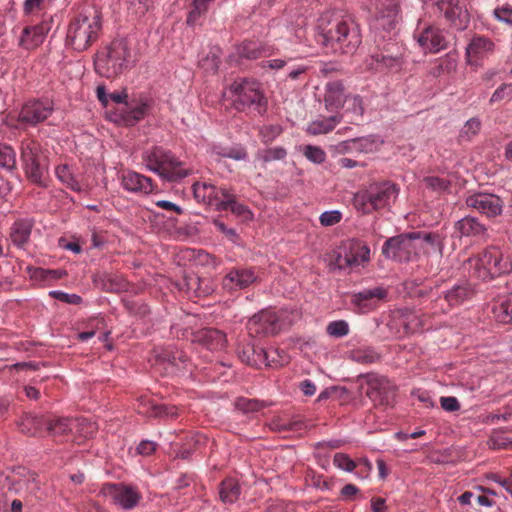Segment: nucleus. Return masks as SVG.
<instances>
[{"label":"nucleus","mask_w":512,"mask_h":512,"mask_svg":"<svg viewBox=\"0 0 512 512\" xmlns=\"http://www.w3.org/2000/svg\"><path fill=\"white\" fill-rule=\"evenodd\" d=\"M323 43L335 51L352 55L362 43L359 24L351 17L345 16L330 22L328 13L319 18Z\"/></svg>","instance_id":"1"},{"label":"nucleus","mask_w":512,"mask_h":512,"mask_svg":"<svg viewBox=\"0 0 512 512\" xmlns=\"http://www.w3.org/2000/svg\"><path fill=\"white\" fill-rule=\"evenodd\" d=\"M425 246L432 249L440 248V239L437 234L411 232L389 238L382 247V253L387 258L398 262H409L415 258Z\"/></svg>","instance_id":"2"},{"label":"nucleus","mask_w":512,"mask_h":512,"mask_svg":"<svg viewBox=\"0 0 512 512\" xmlns=\"http://www.w3.org/2000/svg\"><path fill=\"white\" fill-rule=\"evenodd\" d=\"M101 29L100 13L92 7L83 9L70 21L66 44L75 51H85L98 39Z\"/></svg>","instance_id":"3"},{"label":"nucleus","mask_w":512,"mask_h":512,"mask_svg":"<svg viewBox=\"0 0 512 512\" xmlns=\"http://www.w3.org/2000/svg\"><path fill=\"white\" fill-rule=\"evenodd\" d=\"M399 187L391 181L372 182L369 186L355 194L354 207L363 214L389 208L399 195Z\"/></svg>","instance_id":"4"},{"label":"nucleus","mask_w":512,"mask_h":512,"mask_svg":"<svg viewBox=\"0 0 512 512\" xmlns=\"http://www.w3.org/2000/svg\"><path fill=\"white\" fill-rule=\"evenodd\" d=\"M131 51L125 39H114L105 52L95 60L96 72L112 79L122 74L131 64Z\"/></svg>","instance_id":"5"},{"label":"nucleus","mask_w":512,"mask_h":512,"mask_svg":"<svg viewBox=\"0 0 512 512\" xmlns=\"http://www.w3.org/2000/svg\"><path fill=\"white\" fill-rule=\"evenodd\" d=\"M143 161L150 171L158 174L166 181H179L191 173V170L184 168L183 163L170 151L162 147L157 146L150 151H146L143 154Z\"/></svg>","instance_id":"6"},{"label":"nucleus","mask_w":512,"mask_h":512,"mask_svg":"<svg viewBox=\"0 0 512 512\" xmlns=\"http://www.w3.org/2000/svg\"><path fill=\"white\" fill-rule=\"evenodd\" d=\"M20 160L26 178L33 184L45 187V174L48 171V158L40 143L32 139L21 142Z\"/></svg>","instance_id":"7"},{"label":"nucleus","mask_w":512,"mask_h":512,"mask_svg":"<svg viewBox=\"0 0 512 512\" xmlns=\"http://www.w3.org/2000/svg\"><path fill=\"white\" fill-rule=\"evenodd\" d=\"M229 90L234 96L233 103L237 110L243 111L253 107L260 114L266 110L267 99L258 81L245 78L237 79L231 84Z\"/></svg>","instance_id":"8"},{"label":"nucleus","mask_w":512,"mask_h":512,"mask_svg":"<svg viewBox=\"0 0 512 512\" xmlns=\"http://www.w3.org/2000/svg\"><path fill=\"white\" fill-rule=\"evenodd\" d=\"M512 269V263L498 247H489L475 260V273L482 280L494 278Z\"/></svg>","instance_id":"9"},{"label":"nucleus","mask_w":512,"mask_h":512,"mask_svg":"<svg viewBox=\"0 0 512 512\" xmlns=\"http://www.w3.org/2000/svg\"><path fill=\"white\" fill-rule=\"evenodd\" d=\"M359 381L367 385L366 395L375 405L392 406L396 397V386L385 376L367 373L359 376Z\"/></svg>","instance_id":"10"},{"label":"nucleus","mask_w":512,"mask_h":512,"mask_svg":"<svg viewBox=\"0 0 512 512\" xmlns=\"http://www.w3.org/2000/svg\"><path fill=\"white\" fill-rule=\"evenodd\" d=\"M285 316L283 311L262 310L249 319L248 333L252 337L276 335L286 326Z\"/></svg>","instance_id":"11"},{"label":"nucleus","mask_w":512,"mask_h":512,"mask_svg":"<svg viewBox=\"0 0 512 512\" xmlns=\"http://www.w3.org/2000/svg\"><path fill=\"white\" fill-rule=\"evenodd\" d=\"M100 494L124 510L134 509L142 499V494L136 486L124 483H106L102 486Z\"/></svg>","instance_id":"12"},{"label":"nucleus","mask_w":512,"mask_h":512,"mask_svg":"<svg viewBox=\"0 0 512 512\" xmlns=\"http://www.w3.org/2000/svg\"><path fill=\"white\" fill-rule=\"evenodd\" d=\"M414 39L425 53H438L448 47L447 33L440 27L427 23H419Z\"/></svg>","instance_id":"13"},{"label":"nucleus","mask_w":512,"mask_h":512,"mask_svg":"<svg viewBox=\"0 0 512 512\" xmlns=\"http://www.w3.org/2000/svg\"><path fill=\"white\" fill-rule=\"evenodd\" d=\"M370 260V249L367 245L352 241L344 250V254H337L331 265L338 269H353Z\"/></svg>","instance_id":"14"},{"label":"nucleus","mask_w":512,"mask_h":512,"mask_svg":"<svg viewBox=\"0 0 512 512\" xmlns=\"http://www.w3.org/2000/svg\"><path fill=\"white\" fill-rule=\"evenodd\" d=\"M474 294L473 289L467 283L457 284L447 290L443 296L432 302L431 309L434 314L447 313L451 308L461 305Z\"/></svg>","instance_id":"15"},{"label":"nucleus","mask_w":512,"mask_h":512,"mask_svg":"<svg viewBox=\"0 0 512 512\" xmlns=\"http://www.w3.org/2000/svg\"><path fill=\"white\" fill-rule=\"evenodd\" d=\"M194 198L208 206L214 207L217 211H224V202L230 192L225 187H217L210 183H199L196 182L192 186Z\"/></svg>","instance_id":"16"},{"label":"nucleus","mask_w":512,"mask_h":512,"mask_svg":"<svg viewBox=\"0 0 512 512\" xmlns=\"http://www.w3.org/2000/svg\"><path fill=\"white\" fill-rule=\"evenodd\" d=\"M54 106L50 100H30L26 102L18 115V120L31 126L45 121L53 112Z\"/></svg>","instance_id":"17"},{"label":"nucleus","mask_w":512,"mask_h":512,"mask_svg":"<svg viewBox=\"0 0 512 512\" xmlns=\"http://www.w3.org/2000/svg\"><path fill=\"white\" fill-rule=\"evenodd\" d=\"M466 205L478 212L486 215L487 217H495L502 212V200L489 193H475L466 198Z\"/></svg>","instance_id":"18"},{"label":"nucleus","mask_w":512,"mask_h":512,"mask_svg":"<svg viewBox=\"0 0 512 512\" xmlns=\"http://www.w3.org/2000/svg\"><path fill=\"white\" fill-rule=\"evenodd\" d=\"M376 26L391 30L397 24L399 16V0H375Z\"/></svg>","instance_id":"19"},{"label":"nucleus","mask_w":512,"mask_h":512,"mask_svg":"<svg viewBox=\"0 0 512 512\" xmlns=\"http://www.w3.org/2000/svg\"><path fill=\"white\" fill-rule=\"evenodd\" d=\"M390 49L374 50L364 62L365 70L383 72L400 66V58L389 53Z\"/></svg>","instance_id":"20"},{"label":"nucleus","mask_w":512,"mask_h":512,"mask_svg":"<svg viewBox=\"0 0 512 512\" xmlns=\"http://www.w3.org/2000/svg\"><path fill=\"white\" fill-rule=\"evenodd\" d=\"M495 44L491 39L475 35L466 47V60L470 65H478L479 61L494 52Z\"/></svg>","instance_id":"21"},{"label":"nucleus","mask_w":512,"mask_h":512,"mask_svg":"<svg viewBox=\"0 0 512 512\" xmlns=\"http://www.w3.org/2000/svg\"><path fill=\"white\" fill-rule=\"evenodd\" d=\"M387 297L386 289L382 287H374L372 289H364L352 296L351 302L361 312H369L375 309L379 303Z\"/></svg>","instance_id":"22"},{"label":"nucleus","mask_w":512,"mask_h":512,"mask_svg":"<svg viewBox=\"0 0 512 512\" xmlns=\"http://www.w3.org/2000/svg\"><path fill=\"white\" fill-rule=\"evenodd\" d=\"M120 179L122 187L129 192L149 194L157 189L151 178L135 171H123Z\"/></svg>","instance_id":"23"},{"label":"nucleus","mask_w":512,"mask_h":512,"mask_svg":"<svg viewBox=\"0 0 512 512\" xmlns=\"http://www.w3.org/2000/svg\"><path fill=\"white\" fill-rule=\"evenodd\" d=\"M50 23L42 21L37 25L26 26L19 38V46L25 50H33L40 46L50 30Z\"/></svg>","instance_id":"24"},{"label":"nucleus","mask_w":512,"mask_h":512,"mask_svg":"<svg viewBox=\"0 0 512 512\" xmlns=\"http://www.w3.org/2000/svg\"><path fill=\"white\" fill-rule=\"evenodd\" d=\"M48 434L56 441H72L73 418L50 416L44 420Z\"/></svg>","instance_id":"25"},{"label":"nucleus","mask_w":512,"mask_h":512,"mask_svg":"<svg viewBox=\"0 0 512 512\" xmlns=\"http://www.w3.org/2000/svg\"><path fill=\"white\" fill-rule=\"evenodd\" d=\"M257 275L252 268L239 267L232 269L223 278L222 285L226 290L234 291L244 289L257 280Z\"/></svg>","instance_id":"26"},{"label":"nucleus","mask_w":512,"mask_h":512,"mask_svg":"<svg viewBox=\"0 0 512 512\" xmlns=\"http://www.w3.org/2000/svg\"><path fill=\"white\" fill-rule=\"evenodd\" d=\"M439 9L457 29H463L469 21L467 9L460 0H440Z\"/></svg>","instance_id":"27"},{"label":"nucleus","mask_w":512,"mask_h":512,"mask_svg":"<svg viewBox=\"0 0 512 512\" xmlns=\"http://www.w3.org/2000/svg\"><path fill=\"white\" fill-rule=\"evenodd\" d=\"M348 94L340 81L328 82L325 86L324 105L328 112L339 113L344 108Z\"/></svg>","instance_id":"28"},{"label":"nucleus","mask_w":512,"mask_h":512,"mask_svg":"<svg viewBox=\"0 0 512 512\" xmlns=\"http://www.w3.org/2000/svg\"><path fill=\"white\" fill-rule=\"evenodd\" d=\"M57 179L74 192H86L88 185L75 174L74 168L68 164H60L55 168Z\"/></svg>","instance_id":"29"},{"label":"nucleus","mask_w":512,"mask_h":512,"mask_svg":"<svg viewBox=\"0 0 512 512\" xmlns=\"http://www.w3.org/2000/svg\"><path fill=\"white\" fill-rule=\"evenodd\" d=\"M139 413L149 417L176 418L178 409L175 406L157 404L147 397H141L138 405Z\"/></svg>","instance_id":"30"},{"label":"nucleus","mask_w":512,"mask_h":512,"mask_svg":"<svg viewBox=\"0 0 512 512\" xmlns=\"http://www.w3.org/2000/svg\"><path fill=\"white\" fill-rule=\"evenodd\" d=\"M34 221L31 219H19L15 221L9 233V238L13 245L18 248H24L30 240Z\"/></svg>","instance_id":"31"},{"label":"nucleus","mask_w":512,"mask_h":512,"mask_svg":"<svg viewBox=\"0 0 512 512\" xmlns=\"http://www.w3.org/2000/svg\"><path fill=\"white\" fill-rule=\"evenodd\" d=\"M343 120L342 113H336L328 117H319L308 124L306 129L310 135L327 134Z\"/></svg>","instance_id":"32"},{"label":"nucleus","mask_w":512,"mask_h":512,"mask_svg":"<svg viewBox=\"0 0 512 512\" xmlns=\"http://www.w3.org/2000/svg\"><path fill=\"white\" fill-rule=\"evenodd\" d=\"M147 111L146 103H125L120 111V116L124 125L133 126L145 117Z\"/></svg>","instance_id":"33"},{"label":"nucleus","mask_w":512,"mask_h":512,"mask_svg":"<svg viewBox=\"0 0 512 512\" xmlns=\"http://www.w3.org/2000/svg\"><path fill=\"white\" fill-rule=\"evenodd\" d=\"M198 341L209 350H222L226 346V335L215 328H205L198 334Z\"/></svg>","instance_id":"34"},{"label":"nucleus","mask_w":512,"mask_h":512,"mask_svg":"<svg viewBox=\"0 0 512 512\" xmlns=\"http://www.w3.org/2000/svg\"><path fill=\"white\" fill-rule=\"evenodd\" d=\"M98 430L95 422L87 418H73L72 441L81 443L82 440L92 438Z\"/></svg>","instance_id":"35"},{"label":"nucleus","mask_w":512,"mask_h":512,"mask_svg":"<svg viewBox=\"0 0 512 512\" xmlns=\"http://www.w3.org/2000/svg\"><path fill=\"white\" fill-rule=\"evenodd\" d=\"M399 324L406 333H416L426 326V318L416 311L406 310L401 312Z\"/></svg>","instance_id":"36"},{"label":"nucleus","mask_w":512,"mask_h":512,"mask_svg":"<svg viewBox=\"0 0 512 512\" xmlns=\"http://www.w3.org/2000/svg\"><path fill=\"white\" fill-rule=\"evenodd\" d=\"M241 494V487L234 478L224 479L219 486V497L224 504L235 503Z\"/></svg>","instance_id":"37"},{"label":"nucleus","mask_w":512,"mask_h":512,"mask_svg":"<svg viewBox=\"0 0 512 512\" xmlns=\"http://www.w3.org/2000/svg\"><path fill=\"white\" fill-rule=\"evenodd\" d=\"M239 56L249 60H255L263 56H270L269 48L258 41H245L238 48Z\"/></svg>","instance_id":"38"},{"label":"nucleus","mask_w":512,"mask_h":512,"mask_svg":"<svg viewBox=\"0 0 512 512\" xmlns=\"http://www.w3.org/2000/svg\"><path fill=\"white\" fill-rule=\"evenodd\" d=\"M455 230L460 236H480L484 235L486 228L474 217H465L455 223Z\"/></svg>","instance_id":"39"},{"label":"nucleus","mask_w":512,"mask_h":512,"mask_svg":"<svg viewBox=\"0 0 512 512\" xmlns=\"http://www.w3.org/2000/svg\"><path fill=\"white\" fill-rule=\"evenodd\" d=\"M225 210H230L232 214H234L236 217L241 218L243 221H249L253 218L252 212L249 210V208L240 203L237 200V196L230 190L224 205Z\"/></svg>","instance_id":"40"},{"label":"nucleus","mask_w":512,"mask_h":512,"mask_svg":"<svg viewBox=\"0 0 512 512\" xmlns=\"http://www.w3.org/2000/svg\"><path fill=\"white\" fill-rule=\"evenodd\" d=\"M349 358L360 364H372L380 360V354L372 347H361L352 350Z\"/></svg>","instance_id":"41"},{"label":"nucleus","mask_w":512,"mask_h":512,"mask_svg":"<svg viewBox=\"0 0 512 512\" xmlns=\"http://www.w3.org/2000/svg\"><path fill=\"white\" fill-rule=\"evenodd\" d=\"M425 187L437 195L449 192L451 188V180L448 176H427L423 179Z\"/></svg>","instance_id":"42"},{"label":"nucleus","mask_w":512,"mask_h":512,"mask_svg":"<svg viewBox=\"0 0 512 512\" xmlns=\"http://www.w3.org/2000/svg\"><path fill=\"white\" fill-rule=\"evenodd\" d=\"M215 0H193L191 10L187 17V24L193 26L197 23L199 18L206 14L210 6Z\"/></svg>","instance_id":"43"},{"label":"nucleus","mask_w":512,"mask_h":512,"mask_svg":"<svg viewBox=\"0 0 512 512\" xmlns=\"http://www.w3.org/2000/svg\"><path fill=\"white\" fill-rule=\"evenodd\" d=\"M457 57L455 54L448 53L445 57L440 58L437 66L432 70V74L436 77L451 74L456 71Z\"/></svg>","instance_id":"44"},{"label":"nucleus","mask_w":512,"mask_h":512,"mask_svg":"<svg viewBox=\"0 0 512 512\" xmlns=\"http://www.w3.org/2000/svg\"><path fill=\"white\" fill-rule=\"evenodd\" d=\"M29 273L30 277L37 281L57 280L66 275V272L62 270L44 269L40 267L30 268Z\"/></svg>","instance_id":"45"},{"label":"nucleus","mask_w":512,"mask_h":512,"mask_svg":"<svg viewBox=\"0 0 512 512\" xmlns=\"http://www.w3.org/2000/svg\"><path fill=\"white\" fill-rule=\"evenodd\" d=\"M303 426L301 421L287 420L281 417L273 418L269 423V428L275 432H287L301 429Z\"/></svg>","instance_id":"46"},{"label":"nucleus","mask_w":512,"mask_h":512,"mask_svg":"<svg viewBox=\"0 0 512 512\" xmlns=\"http://www.w3.org/2000/svg\"><path fill=\"white\" fill-rule=\"evenodd\" d=\"M16 163L15 150L10 145L0 142V166L7 170H14Z\"/></svg>","instance_id":"47"},{"label":"nucleus","mask_w":512,"mask_h":512,"mask_svg":"<svg viewBox=\"0 0 512 512\" xmlns=\"http://www.w3.org/2000/svg\"><path fill=\"white\" fill-rule=\"evenodd\" d=\"M494 313L498 321L502 323L512 322V293L498 306L494 307Z\"/></svg>","instance_id":"48"},{"label":"nucleus","mask_w":512,"mask_h":512,"mask_svg":"<svg viewBox=\"0 0 512 512\" xmlns=\"http://www.w3.org/2000/svg\"><path fill=\"white\" fill-rule=\"evenodd\" d=\"M345 113L360 118L364 113L363 101L359 95L348 94L345 102Z\"/></svg>","instance_id":"49"},{"label":"nucleus","mask_w":512,"mask_h":512,"mask_svg":"<svg viewBox=\"0 0 512 512\" xmlns=\"http://www.w3.org/2000/svg\"><path fill=\"white\" fill-rule=\"evenodd\" d=\"M235 406L244 413L257 412L266 406L263 401L240 397L236 400Z\"/></svg>","instance_id":"50"},{"label":"nucleus","mask_w":512,"mask_h":512,"mask_svg":"<svg viewBox=\"0 0 512 512\" xmlns=\"http://www.w3.org/2000/svg\"><path fill=\"white\" fill-rule=\"evenodd\" d=\"M281 133L282 127L278 124L264 125L259 129V136L265 144L272 142Z\"/></svg>","instance_id":"51"},{"label":"nucleus","mask_w":512,"mask_h":512,"mask_svg":"<svg viewBox=\"0 0 512 512\" xmlns=\"http://www.w3.org/2000/svg\"><path fill=\"white\" fill-rule=\"evenodd\" d=\"M328 335L341 338L349 334V325L344 320L332 321L326 327Z\"/></svg>","instance_id":"52"},{"label":"nucleus","mask_w":512,"mask_h":512,"mask_svg":"<svg viewBox=\"0 0 512 512\" xmlns=\"http://www.w3.org/2000/svg\"><path fill=\"white\" fill-rule=\"evenodd\" d=\"M333 464L346 472H353L356 469V461L352 460L345 453H336L333 457Z\"/></svg>","instance_id":"53"},{"label":"nucleus","mask_w":512,"mask_h":512,"mask_svg":"<svg viewBox=\"0 0 512 512\" xmlns=\"http://www.w3.org/2000/svg\"><path fill=\"white\" fill-rule=\"evenodd\" d=\"M494 17L502 23L512 26V6L504 4L494 9Z\"/></svg>","instance_id":"54"},{"label":"nucleus","mask_w":512,"mask_h":512,"mask_svg":"<svg viewBox=\"0 0 512 512\" xmlns=\"http://www.w3.org/2000/svg\"><path fill=\"white\" fill-rule=\"evenodd\" d=\"M304 155L312 162L321 164L326 159L325 152L316 146L307 145L304 148Z\"/></svg>","instance_id":"55"},{"label":"nucleus","mask_w":512,"mask_h":512,"mask_svg":"<svg viewBox=\"0 0 512 512\" xmlns=\"http://www.w3.org/2000/svg\"><path fill=\"white\" fill-rule=\"evenodd\" d=\"M356 464L355 475L360 479L368 478L373 469L371 462L367 458H361Z\"/></svg>","instance_id":"56"},{"label":"nucleus","mask_w":512,"mask_h":512,"mask_svg":"<svg viewBox=\"0 0 512 512\" xmlns=\"http://www.w3.org/2000/svg\"><path fill=\"white\" fill-rule=\"evenodd\" d=\"M103 324V320L99 318L92 319L88 324L87 327L89 330L80 332L78 334V339L82 342H85L89 340L90 338L94 337L96 334V330L99 329L100 325Z\"/></svg>","instance_id":"57"},{"label":"nucleus","mask_w":512,"mask_h":512,"mask_svg":"<svg viewBox=\"0 0 512 512\" xmlns=\"http://www.w3.org/2000/svg\"><path fill=\"white\" fill-rule=\"evenodd\" d=\"M341 218L342 214L337 210H333L322 213L320 215L319 220L321 225L328 227L339 223L341 221Z\"/></svg>","instance_id":"58"},{"label":"nucleus","mask_w":512,"mask_h":512,"mask_svg":"<svg viewBox=\"0 0 512 512\" xmlns=\"http://www.w3.org/2000/svg\"><path fill=\"white\" fill-rule=\"evenodd\" d=\"M49 294L53 298L68 304L77 305L82 301V298L77 294H68L62 291H51Z\"/></svg>","instance_id":"59"},{"label":"nucleus","mask_w":512,"mask_h":512,"mask_svg":"<svg viewBox=\"0 0 512 512\" xmlns=\"http://www.w3.org/2000/svg\"><path fill=\"white\" fill-rule=\"evenodd\" d=\"M213 223H214L215 227L217 228V230L219 232H221L222 234H224L229 241H231L233 243H236L238 241L239 235L237 234L235 229L227 227L219 219H214Z\"/></svg>","instance_id":"60"},{"label":"nucleus","mask_w":512,"mask_h":512,"mask_svg":"<svg viewBox=\"0 0 512 512\" xmlns=\"http://www.w3.org/2000/svg\"><path fill=\"white\" fill-rule=\"evenodd\" d=\"M287 152L282 147H274L267 149L263 154V161L269 162L274 160H282L286 157Z\"/></svg>","instance_id":"61"},{"label":"nucleus","mask_w":512,"mask_h":512,"mask_svg":"<svg viewBox=\"0 0 512 512\" xmlns=\"http://www.w3.org/2000/svg\"><path fill=\"white\" fill-rule=\"evenodd\" d=\"M481 128V122L477 118H471L466 122L462 129V136L466 135L468 138L475 136Z\"/></svg>","instance_id":"62"},{"label":"nucleus","mask_w":512,"mask_h":512,"mask_svg":"<svg viewBox=\"0 0 512 512\" xmlns=\"http://www.w3.org/2000/svg\"><path fill=\"white\" fill-rule=\"evenodd\" d=\"M441 408L447 412H455L460 409V403L456 397L443 396L440 398Z\"/></svg>","instance_id":"63"},{"label":"nucleus","mask_w":512,"mask_h":512,"mask_svg":"<svg viewBox=\"0 0 512 512\" xmlns=\"http://www.w3.org/2000/svg\"><path fill=\"white\" fill-rule=\"evenodd\" d=\"M357 144V141L346 140L339 142L336 145L330 146V151L337 154H345L354 151V145Z\"/></svg>","instance_id":"64"}]
</instances>
